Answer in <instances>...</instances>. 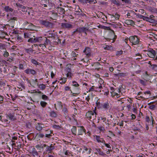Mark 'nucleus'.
Segmentation results:
<instances>
[{"label": "nucleus", "instance_id": "obj_1", "mask_svg": "<svg viewBox=\"0 0 157 157\" xmlns=\"http://www.w3.org/2000/svg\"><path fill=\"white\" fill-rule=\"evenodd\" d=\"M96 113H95L94 114V112L90 111H88L86 113V116L88 120L91 121L92 120L95 119L96 118Z\"/></svg>", "mask_w": 157, "mask_h": 157}, {"label": "nucleus", "instance_id": "obj_2", "mask_svg": "<svg viewBox=\"0 0 157 157\" xmlns=\"http://www.w3.org/2000/svg\"><path fill=\"white\" fill-rule=\"evenodd\" d=\"M88 29L84 27H79L77 28L75 31L72 32V35L73 36H74L77 32H78L80 34L82 32H85L88 31Z\"/></svg>", "mask_w": 157, "mask_h": 157}, {"label": "nucleus", "instance_id": "obj_3", "mask_svg": "<svg viewBox=\"0 0 157 157\" xmlns=\"http://www.w3.org/2000/svg\"><path fill=\"white\" fill-rule=\"evenodd\" d=\"M129 40L134 45L137 44L139 42V39L136 36H130Z\"/></svg>", "mask_w": 157, "mask_h": 157}, {"label": "nucleus", "instance_id": "obj_4", "mask_svg": "<svg viewBox=\"0 0 157 157\" xmlns=\"http://www.w3.org/2000/svg\"><path fill=\"white\" fill-rule=\"evenodd\" d=\"M61 27L63 29H71L72 28V25L70 23H62L61 25Z\"/></svg>", "mask_w": 157, "mask_h": 157}, {"label": "nucleus", "instance_id": "obj_5", "mask_svg": "<svg viewBox=\"0 0 157 157\" xmlns=\"http://www.w3.org/2000/svg\"><path fill=\"white\" fill-rule=\"evenodd\" d=\"M44 124L41 123H38L36 124V129L38 131H40L42 129L45 128Z\"/></svg>", "mask_w": 157, "mask_h": 157}, {"label": "nucleus", "instance_id": "obj_6", "mask_svg": "<svg viewBox=\"0 0 157 157\" xmlns=\"http://www.w3.org/2000/svg\"><path fill=\"white\" fill-rule=\"evenodd\" d=\"M147 55L149 57L151 58H154L156 56L155 52L152 50L151 51L148 52Z\"/></svg>", "mask_w": 157, "mask_h": 157}, {"label": "nucleus", "instance_id": "obj_7", "mask_svg": "<svg viewBox=\"0 0 157 157\" xmlns=\"http://www.w3.org/2000/svg\"><path fill=\"white\" fill-rule=\"evenodd\" d=\"M85 133V130L83 127H79V128L76 132L78 135H82L83 133Z\"/></svg>", "mask_w": 157, "mask_h": 157}, {"label": "nucleus", "instance_id": "obj_8", "mask_svg": "<svg viewBox=\"0 0 157 157\" xmlns=\"http://www.w3.org/2000/svg\"><path fill=\"white\" fill-rule=\"evenodd\" d=\"M34 47H37L38 49L40 50L41 49L43 50L46 48L45 46L43 44H40L39 45V46H38L37 44H35L32 46V47L33 48Z\"/></svg>", "mask_w": 157, "mask_h": 157}, {"label": "nucleus", "instance_id": "obj_9", "mask_svg": "<svg viewBox=\"0 0 157 157\" xmlns=\"http://www.w3.org/2000/svg\"><path fill=\"white\" fill-rule=\"evenodd\" d=\"M97 16L99 18H101L103 19L104 20H105V19L107 18V17L104 13L101 12H99L97 14Z\"/></svg>", "mask_w": 157, "mask_h": 157}, {"label": "nucleus", "instance_id": "obj_10", "mask_svg": "<svg viewBox=\"0 0 157 157\" xmlns=\"http://www.w3.org/2000/svg\"><path fill=\"white\" fill-rule=\"evenodd\" d=\"M25 72L27 74H31L35 75L36 74V71L35 70L31 69H27L25 71Z\"/></svg>", "mask_w": 157, "mask_h": 157}, {"label": "nucleus", "instance_id": "obj_11", "mask_svg": "<svg viewBox=\"0 0 157 157\" xmlns=\"http://www.w3.org/2000/svg\"><path fill=\"white\" fill-rule=\"evenodd\" d=\"M109 35L111 36V37L110 38V39L113 40V42H114V39L115 40L117 37V36L115 35V34L114 33V32L113 30H111L109 33Z\"/></svg>", "mask_w": 157, "mask_h": 157}, {"label": "nucleus", "instance_id": "obj_12", "mask_svg": "<svg viewBox=\"0 0 157 157\" xmlns=\"http://www.w3.org/2000/svg\"><path fill=\"white\" fill-rule=\"evenodd\" d=\"M40 23L41 24L44 25L46 26H48L49 25L51 24L50 22L43 20H40Z\"/></svg>", "mask_w": 157, "mask_h": 157}, {"label": "nucleus", "instance_id": "obj_13", "mask_svg": "<svg viewBox=\"0 0 157 157\" xmlns=\"http://www.w3.org/2000/svg\"><path fill=\"white\" fill-rule=\"evenodd\" d=\"M125 23L128 25H130L133 26L135 25L134 21L131 20H126Z\"/></svg>", "mask_w": 157, "mask_h": 157}, {"label": "nucleus", "instance_id": "obj_14", "mask_svg": "<svg viewBox=\"0 0 157 157\" xmlns=\"http://www.w3.org/2000/svg\"><path fill=\"white\" fill-rule=\"evenodd\" d=\"M148 64H149V67L155 70H157V66L155 64H152L151 61H149Z\"/></svg>", "mask_w": 157, "mask_h": 157}, {"label": "nucleus", "instance_id": "obj_15", "mask_svg": "<svg viewBox=\"0 0 157 157\" xmlns=\"http://www.w3.org/2000/svg\"><path fill=\"white\" fill-rule=\"evenodd\" d=\"M6 118L7 119H9L12 121L16 119L14 116L11 114H9V115H7Z\"/></svg>", "mask_w": 157, "mask_h": 157}, {"label": "nucleus", "instance_id": "obj_16", "mask_svg": "<svg viewBox=\"0 0 157 157\" xmlns=\"http://www.w3.org/2000/svg\"><path fill=\"white\" fill-rule=\"evenodd\" d=\"M28 41L29 42L32 43H36L35 36H33V37L32 36H31L30 38L28 40Z\"/></svg>", "mask_w": 157, "mask_h": 157}, {"label": "nucleus", "instance_id": "obj_17", "mask_svg": "<svg viewBox=\"0 0 157 157\" xmlns=\"http://www.w3.org/2000/svg\"><path fill=\"white\" fill-rule=\"evenodd\" d=\"M90 49L89 48H86L83 51L85 53L86 55L88 56L90 55Z\"/></svg>", "mask_w": 157, "mask_h": 157}, {"label": "nucleus", "instance_id": "obj_18", "mask_svg": "<svg viewBox=\"0 0 157 157\" xmlns=\"http://www.w3.org/2000/svg\"><path fill=\"white\" fill-rule=\"evenodd\" d=\"M57 9H58V12L60 14H64L65 13V10L64 9L61 7H57Z\"/></svg>", "mask_w": 157, "mask_h": 157}, {"label": "nucleus", "instance_id": "obj_19", "mask_svg": "<svg viewBox=\"0 0 157 157\" xmlns=\"http://www.w3.org/2000/svg\"><path fill=\"white\" fill-rule=\"evenodd\" d=\"M30 153H32L34 156L37 155H38V152L36 151L35 148L34 147L32 148V150H31Z\"/></svg>", "mask_w": 157, "mask_h": 157}, {"label": "nucleus", "instance_id": "obj_20", "mask_svg": "<svg viewBox=\"0 0 157 157\" xmlns=\"http://www.w3.org/2000/svg\"><path fill=\"white\" fill-rule=\"evenodd\" d=\"M96 139L97 141L98 142H101L102 143H105V140L102 138H100L99 136H96Z\"/></svg>", "mask_w": 157, "mask_h": 157}, {"label": "nucleus", "instance_id": "obj_21", "mask_svg": "<svg viewBox=\"0 0 157 157\" xmlns=\"http://www.w3.org/2000/svg\"><path fill=\"white\" fill-rule=\"evenodd\" d=\"M94 66L96 67L95 69H96L97 70H99L101 69V65L98 62L95 63L94 64Z\"/></svg>", "mask_w": 157, "mask_h": 157}, {"label": "nucleus", "instance_id": "obj_22", "mask_svg": "<svg viewBox=\"0 0 157 157\" xmlns=\"http://www.w3.org/2000/svg\"><path fill=\"white\" fill-rule=\"evenodd\" d=\"M128 73H119L115 75L117 77H124L127 75Z\"/></svg>", "mask_w": 157, "mask_h": 157}, {"label": "nucleus", "instance_id": "obj_23", "mask_svg": "<svg viewBox=\"0 0 157 157\" xmlns=\"http://www.w3.org/2000/svg\"><path fill=\"white\" fill-rule=\"evenodd\" d=\"M134 57L137 60H139L141 59L142 57L141 55L138 53L136 54L135 56H134Z\"/></svg>", "mask_w": 157, "mask_h": 157}, {"label": "nucleus", "instance_id": "obj_24", "mask_svg": "<svg viewBox=\"0 0 157 157\" xmlns=\"http://www.w3.org/2000/svg\"><path fill=\"white\" fill-rule=\"evenodd\" d=\"M111 18L113 19L114 17L115 19L118 20L119 19L120 16L119 14L116 13L114 15H111Z\"/></svg>", "mask_w": 157, "mask_h": 157}, {"label": "nucleus", "instance_id": "obj_25", "mask_svg": "<svg viewBox=\"0 0 157 157\" xmlns=\"http://www.w3.org/2000/svg\"><path fill=\"white\" fill-rule=\"evenodd\" d=\"M150 37L153 38L154 39L157 40V35L153 33H151L150 34Z\"/></svg>", "mask_w": 157, "mask_h": 157}, {"label": "nucleus", "instance_id": "obj_26", "mask_svg": "<svg viewBox=\"0 0 157 157\" xmlns=\"http://www.w3.org/2000/svg\"><path fill=\"white\" fill-rule=\"evenodd\" d=\"M5 10L7 12H12L13 11V10L12 8H9V6H6L4 8Z\"/></svg>", "mask_w": 157, "mask_h": 157}, {"label": "nucleus", "instance_id": "obj_27", "mask_svg": "<svg viewBox=\"0 0 157 157\" xmlns=\"http://www.w3.org/2000/svg\"><path fill=\"white\" fill-rule=\"evenodd\" d=\"M139 17L141 19H142L144 20L147 21L149 19V18L148 17H145L141 15H139Z\"/></svg>", "mask_w": 157, "mask_h": 157}, {"label": "nucleus", "instance_id": "obj_28", "mask_svg": "<svg viewBox=\"0 0 157 157\" xmlns=\"http://www.w3.org/2000/svg\"><path fill=\"white\" fill-rule=\"evenodd\" d=\"M31 36V34L30 33H24V36L25 38H30Z\"/></svg>", "mask_w": 157, "mask_h": 157}, {"label": "nucleus", "instance_id": "obj_29", "mask_svg": "<svg viewBox=\"0 0 157 157\" xmlns=\"http://www.w3.org/2000/svg\"><path fill=\"white\" fill-rule=\"evenodd\" d=\"M102 107L105 109L108 108L109 107V103L108 102L104 103L102 105Z\"/></svg>", "mask_w": 157, "mask_h": 157}, {"label": "nucleus", "instance_id": "obj_30", "mask_svg": "<svg viewBox=\"0 0 157 157\" xmlns=\"http://www.w3.org/2000/svg\"><path fill=\"white\" fill-rule=\"evenodd\" d=\"M35 28V25H34L31 23L29 24L28 29H30L31 30H34Z\"/></svg>", "mask_w": 157, "mask_h": 157}, {"label": "nucleus", "instance_id": "obj_31", "mask_svg": "<svg viewBox=\"0 0 157 157\" xmlns=\"http://www.w3.org/2000/svg\"><path fill=\"white\" fill-rule=\"evenodd\" d=\"M22 9V10L23 12H27L28 8H26L25 6H22L21 8Z\"/></svg>", "mask_w": 157, "mask_h": 157}, {"label": "nucleus", "instance_id": "obj_32", "mask_svg": "<svg viewBox=\"0 0 157 157\" xmlns=\"http://www.w3.org/2000/svg\"><path fill=\"white\" fill-rule=\"evenodd\" d=\"M72 132L74 134H75V135L77 134L76 132V127H74L71 130Z\"/></svg>", "mask_w": 157, "mask_h": 157}, {"label": "nucleus", "instance_id": "obj_33", "mask_svg": "<svg viewBox=\"0 0 157 157\" xmlns=\"http://www.w3.org/2000/svg\"><path fill=\"white\" fill-rule=\"evenodd\" d=\"M40 104L41 105L42 107H45V106H46V105L47 104V103L43 101H41L40 102Z\"/></svg>", "mask_w": 157, "mask_h": 157}, {"label": "nucleus", "instance_id": "obj_34", "mask_svg": "<svg viewBox=\"0 0 157 157\" xmlns=\"http://www.w3.org/2000/svg\"><path fill=\"white\" fill-rule=\"evenodd\" d=\"M80 1L84 4L89 3L90 2L89 0H80Z\"/></svg>", "mask_w": 157, "mask_h": 157}, {"label": "nucleus", "instance_id": "obj_35", "mask_svg": "<svg viewBox=\"0 0 157 157\" xmlns=\"http://www.w3.org/2000/svg\"><path fill=\"white\" fill-rule=\"evenodd\" d=\"M35 39L36 42H39L41 40L42 38L40 37H35Z\"/></svg>", "mask_w": 157, "mask_h": 157}, {"label": "nucleus", "instance_id": "obj_36", "mask_svg": "<svg viewBox=\"0 0 157 157\" xmlns=\"http://www.w3.org/2000/svg\"><path fill=\"white\" fill-rule=\"evenodd\" d=\"M73 83V86H75V87H78L79 86V85L77 83V82H76L75 81H73L72 82Z\"/></svg>", "mask_w": 157, "mask_h": 157}, {"label": "nucleus", "instance_id": "obj_37", "mask_svg": "<svg viewBox=\"0 0 157 157\" xmlns=\"http://www.w3.org/2000/svg\"><path fill=\"white\" fill-rule=\"evenodd\" d=\"M3 55L4 56V57H7L9 56V53L8 52L5 51L4 52Z\"/></svg>", "mask_w": 157, "mask_h": 157}, {"label": "nucleus", "instance_id": "obj_38", "mask_svg": "<svg viewBox=\"0 0 157 157\" xmlns=\"http://www.w3.org/2000/svg\"><path fill=\"white\" fill-rule=\"evenodd\" d=\"M67 78H62V79H61L62 82H60V83H62L63 84L65 83V82H66L67 81Z\"/></svg>", "mask_w": 157, "mask_h": 157}, {"label": "nucleus", "instance_id": "obj_39", "mask_svg": "<svg viewBox=\"0 0 157 157\" xmlns=\"http://www.w3.org/2000/svg\"><path fill=\"white\" fill-rule=\"evenodd\" d=\"M36 136L39 137L43 138L44 137V135L40 133L39 134H37Z\"/></svg>", "mask_w": 157, "mask_h": 157}, {"label": "nucleus", "instance_id": "obj_40", "mask_svg": "<svg viewBox=\"0 0 157 157\" xmlns=\"http://www.w3.org/2000/svg\"><path fill=\"white\" fill-rule=\"evenodd\" d=\"M122 1L128 4H130L131 3V1L130 0H121Z\"/></svg>", "mask_w": 157, "mask_h": 157}, {"label": "nucleus", "instance_id": "obj_41", "mask_svg": "<svg viewBox=\"0 0 157 157\" xmlns=\"http://www.w3.org/2000/svg\"><path fill=\"white\" fill-rule=\"evenodd\" d=\"M50 114L53 117H56V114L53 111L51 112Z\"/></svg>", "mask_w": 157, "mask_h": 157}, {"label": "nucleus", "instance_id": "obj_42", "mask_svg": "<svg viewBox=\"0 0 157 157\" xmlns=\"http://www.w3.org/2000/svg\"><path fill=\"white\" fill-rule=\"evenodd\" d=\"M50 133H49V134H45V136L46 137L49 138L52 136L51 134L52 133L51 131H50Z\"/></svg>", "mask_w": 157, "mask_h": 157}, {"label": "nucleus", "instance_id": "obj_43", "mask_svg": "<svg viewBox=\"0 0 157 157\" xmlns=\"http://www.w3.org/2000/svg\"><path fill=\"white\" fill-rule=\"evenodd\" d=\"M54 149V147L52 146V144H51V145L49 147V148L48 149V151H51Z\"/></svg>", "mask_w": 157, "mask_h": 157}, {"label": "nucleus", "instance_id": "obj_44", "mask_svg": "<svg viewBox=\"0 0 157 157\" xmlns=\"http://www.w3.org/2000/svg\"><path fill=\"white\" fill-rule=\"evenodd\" d=\"M63 111L65 114L67 113V109L65 107L63 108Z\"/></svg>", "mask_w": 157, "mask_h": 157}, {"label": "nucleus", "instance_id": "obj_45", "mask_svg": "<svg viewBox=\"0 0 157 157\" xmlns=\"http://www.w3.org/2000/svg\"><path fill=\"white\" fill-rule=\"evenodd\" d=\"M39 87L40 88H41L42 90H44L45 88V86L43 84L40 85H39Z\"/></svg>", "mask_w": 157, "mask_h": 157}, {"label": "nucleus", "instance_id": "obj_46", "mask_svg": "<svg viewBox=\"0 0 157 157\" xmlns=\"http://www.w3.org/2000/svg\"><path fill=\"white\" fill-rule=\"evenodd\" d=\"M49 41V40H48L47 39H46V40L45 42L44 43V44H43L44 45L45 47H46V46L48 44V42Z\"/></svg>", "mask_w": 157, "mask_h": 157}, {"label": "nucleus", "instance_id": "obj_47", "mask_svg": "<svg viewBox=\"0 0 157 157\" xmlns=\"http://www.w3.org/2000/svg\"><path fill=\"white\" fill-rule=\"evenodd\" d=\"M112 2L116 5H119V4L117 2L116 0H112Z\"/></svg>", "mask_w": 157, "mask_h": 157}, {"label": "nucleus", "instance_id": "obj_48", "mask_svg": "<svg viewBox=\"0 0 157 157\" xmlns=\"http://www.w3.org/2000/svg\"><path fill=\"white\" fill-rule=\"evenodd\" d=\"M42 98L44 100H46L48 98V97L45 95H42Z\"/></svg>", "mask_w": 157, "mask_h": 157}, {"label": "nucleus", "instance_id": "obj_49", "mask_svg": "<svg viewBox=\"0 0 157 157\" xmlns=\"http://www.w3.org/2000/svg\"><path fill=\"white\" fill-rule=\"evenodd\" d=\"M32 62L34 64H38V63L35 60L32 59Z\"/></svg>", "mask_w": 157, "mask_h": 157}, {"label": "nucleus", "instance_id": "obj_50", "mask_svg": "<svg viewBox=\"0 0 157 157\" xmlns=\"http://www.w3.org/2000/svg\"><path fill=\"white\" fill-rule=\"evenodd\" d=\"M21 144L20 143H18L17 145L16 146L17 147V149H20L21 147Z\"/></svg>", "mask_w": 157, "mask_h": 157}, {"label": "nucleus", "instance_id": "obj_51", "mask_svg": "<svg viewBox=\"0 0 157 157\" xmlns=\"http://www.w3.org/2000/svg\"><path fill=\"white\" fill-rule=\"evenodd\" d=\"M149 108L151 109H154L155 108V106L154 105H151L149 106Z\"/></svg>", "mask_w": 157, "mask_h": 157}, {"label": "nucleus", "instance_id": "obj_52", "mask_svg": "<svg viewBox=\"0 0 157 157\" xmlns=\"http://www.w3.org/2000/svg\"><path fill=\"white\" fill-rule=\"evenodd\" d=\"M19 68L20 69H24L23 65L22 64H20L19 65Z\"/></svg>", "mask_w": 157, "mask_h": 157}, {"label": "nucleus", "instance_id": "obj_53", "mask_svg": "<svg viewBox=\"0 0 157 157\" xmlns=\"http://www.w3.org/2000/svg\"><path fill=\"white\" fill-rule=\"evenodd\" d=\"M140 80V83L143 85H145V82L144 81L142 80H141V79H140L139 80Z\"/></svg>", "mask_w": 157, "mask_h": 157}, {"label": "nucleus", "instance_id": "obj_54", "mask_svg": "<svg viewBox=\"0 0 157 157\" xmlns=\"http://www.w3.org/2000/svg\"><path fill=\"white\" fill-rule=\"evenodd\" d=\"M21 38L19 36H18L17 37V40L19 42H21Z\"/></svg>", "mask_w": 157, "mask_h": 157}, {"label": "nucleus", "instance_id": "obj_55", "mask_svg": "<svg viewBox=\"0 0 157 157\" xmlns=\"http://www.w3.org/2000/svg\"><path fill=\"white\" fill-rule=\"evenodd\" d=\"M8 119L6 117V119H5L3 121L4 122H6V124H8L10 122H8Z\"/></svg>", "mask_w": 157, "mask_h": 157}, {"label": "nucleus", "instance_id": "obj_56", "mask_svg": "<svg viewBox=\"0 0 157 157\" xmlns=\"http://www.w3.org/2000/svg\"><path fill=\"white\" fill-rule=\"evenodd\" d=\"M119 125L121 126H123V121H121L120 123H119Z\"/></svg>", "mask_w": 157, "mask_h": 157}, {"label": "nucleus", "instance_id": "obj_57", "mask_svg": "<svg viewBox=\"0 0 157 157\" xmlns=\"http://www.w3.org/2000/svg\"><path fill=\"white\" fill-rule=\"evenodd\" d=\"M16 5L17 7H19L20 8H21V6H22V5L20 4L19 3H16Z\"/></svg>", "mask_w": 157, "mask_h": 157}, {"label": "nucleus", "instance_id": "obj_58", "mask_svg": "<svg viewBox=\"0 0 157 157\" xmlns=\"http://www.w3.org/2000/svg\"><path fill=\"white\" fill-rule=\"evenodd\" d=\"M122 53L123 51H120L118 52L117 53V54L118 55H120L122 54Z\"/></svg>", "mask_w": 157, "mask_h": 157}, {"label": "nucleus", "instance_id": "obj_59", "mask_svg": "<svg viewBox=\"0 0 157 157\" xmlns=\"http://www.w3.org/2000/svg\"><path fill=\"white\" fill-rule=\"evenodd\" d=\"M105 146L106 147H107L109 148H111V147H110V145L109 144H105Z\"/></svg>", "mask_w": 157, "mask_h": 157}, {"label": "nucleus", "instance_id": "obj_60", "mask_svg": "<svg viewBox=\"0 0 157 157\" xmlns=\"http://www.w3.org/2000/svg\"><path fill=\"white\" fill-rule=\"evenodd\" d=\"M146 121L147 122H149L150 121V118L149 117L147 116L146 117Z\"/></svg>", "mask_w": 157, "mask_h": 157}, {"label": "nucleus", "instance_id": "obj_61", "mask_svg": "<svg viewBox=\"0 0 157 157\" xmlns=\"http://www.w3.org/2000/svg\"><path fill=\"white\" fill-rule=\"evenodd\" d=\"M7 61H8L10 62H12L13 61V59H12L10 58H9L7 60Z\"/></svg>", "mask_w": 157, "mask_h": 157}, {"label": "nucleus", "instance_id": "obj_62", "mask_svg": "<svg viewBox=\"0 0 157 157\" xmlns=\"http://www.w3.org/2000/svg\"><path fill=\"white\" fill-rule=\"evenodd\" d=\"M131 116H132V119H134L136 118L135 115L133 114H132Z\"/></svg>", "mask_w": 157, "mask_h": 157}, {"label": "nucleus", "instance_id": "obj_63", "mask_svg": "<svg viewBox=\"0 0 157 157\" xmlns=\"http://www.w3.org/2000/svg\"><path fill=\"white\" fill-rule=\"evenodd\" d=\"M65 89L66 90H69L70 88L68 86H66L65 87Z\"/></svg>", "mask_w": 157, "mask_h": 157}, {"label": "nucleus", "instance_id": "obj_64", "mask_svg": "<svg viewBox=\"0 0 157 157\" xmlns=\"http://www.w3.org/2000/svg\"><path fill=\"white\" fill-rule=\"evenodd\" d=\"M99 154L101 155H104V153L101 151H100V152H99Z\"/></svg>", "mask_w": 157, "mask_h": 157}]
</instances>
